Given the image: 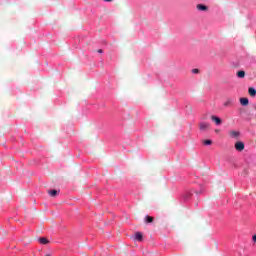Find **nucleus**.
Here are the masks:
<instances>
[{"label": "nucleus", "instance_id": "f257e3e1", "mask_svg": "<svg viewBox=\"0 0 256 256\" xmlns=\"http://www.w3.org/2000/svg\"><path fill=\"white\" fill-rule=\"evenodd\" d=\"M211 127V124L207 122H202L199 124L200 131H207Z\"/></svg>", "mask_w": 256, "mask_h": 256}, {"label": "nucleus", "instance_id": "f03ea898", "mask_svg": "<svg viewBox=\"0 0 256 256\" xmlns=\"http://www.w3.org/2000/svg\"><path fill=\"white\" fill-rule=\"evenodd\" d=\"M235 149L236 151H243L245 149V143L239 141L235 143Z\"/></svg>", "mask_w": 256, "mask_h": 256}, {"label": "nucleus", "instance_id": "7ed1b4c3", "mask_svg": "<svg viewBox=\"0 0 256 256\" xmlns=\"http://www.w3.org/2000/svg\"><path fill=\"white\" fill-rule=\"evenodd\" d=\"M229 135L232 139H239V136L241 135V132L232 130L229 132Z\"/></svg>", "mask_w": 256, "mask_h": 256}, {"label": "nucleus", "instance_id": "20e7f679", "mask_svg": "<svg viewBox=\"0 0 256 256\" xmlns=\"http://www.w3.org/2000/svg\"><path fill=\"white\" fill-rule=\"evenodd\" d=\"M196 9L198 11H209V7L205 4H197Z\"/></svg>", "mask_w": 256, "mask_h": 256}, {"label": "nucleus", "instance_id": "39448f33", "mask_svg": "<svg viewBox=\"0 0 256 256\" xmlns=\"http://www.w3.org/2000/svg\"><path fill=\"white\" fill-rule=\"evenodd\" d=\"M211 120L214 121V123L216 125H221L223 123V120H221V118L215 116V115H212L211 116Z\"/></svg>", "mask_w": 256, "mask_h": 256}, {"label": "nucleus", "instance_id": "423d86ee", "mask_svg": "<svg viewBox=\"0 0 256 256\" xmlns=\"http://www.w3.org/2000/svg\"><path fill=\"white\" fill-rule=\"evenodd\" d=\"M240 104L243 105V107H247V105H249V99L248 98H240Z\"/></svg>", "mask_w": 256, "mask_h": 256}, {"label": "nucleus", "instance_id": "0eeeda50", "mask_svg": "<svg viewBox=\"0 0 256 256\" xmlns=\"http://www.w3.org/2000/svg\"><path fill=\"white\" fill-rule=\"evenodd\" d=\"M38 241L41 243V245H49V240L45 237L39 238Z\"/></svg>", "mask_w": 256, "mask_h": 256}, {"label": "nucleus", "instance_id": "6e6552de", "mask_svg": "<svg viewBox=\"0 0 256 256\" xmlns=\"http://www.w3.org/2000/svg\"><path fill=\"white\" fill-rule=\"evenodd\" d=\"M135 239L136 241H143V234L141 232H136Z\"/></svg>", "mask_w": 256, "mask_h": 256}, {"label": "nucleus", "instance_id": "1a4fd4ad", "mask_svg": "<svg viewBox=\"0 0 256 256\" xmlns=\"http://www.w3.org/2000/svg\"><path fill=\"white\" fill-rule=\"evenodd\" d=\"M248 93H249L250 97H255V96H256V90H255V88L250 87V88L248 89Z\"/></svg>", "mask_w": 256, "mask_h": 256}, {"label": "nucleus", "instance_id": "9d476101", "mask_svg": "<svg viewBox=\"0 0 256 256\" xmlns=\"http://www.w3.org/2000/svg\"><path fill=\"white\" fill-rule=\"evenodd\" d=\"M233 104V100L231 98H228L225 102H224V107H231V105Z\"/></svg>", "mask_w": 256, "mask_h": 256}, {"label": "nucleus", "instance_id": "9b49d317", "mask_svg": "<svg viewBox=\"0 0 256 256\" xmlns=\"http://www.w3.org/2000/svg\"><path fill=\"white\" fill-rule=\"evenodd\" d=\"M237 77H239V79H244L245 78V71L241 70L237 72Z\"/></svg>", "mask_w": 256, "mask_h": 256}, {"label": "nucleus", "instance_id": "f8f14e48", "mask_svg": "<svg viewBox=\"0 0 256 256\" xmlns=\"http://www.w3.org/2000/svg\"><path fill=\"white\" fill-rule=\"evenodd\" d=\"M145 221H146V223H153V221H155V218H153L152 216L147 215L145 217Z\"/></svg>", "mask_w": 256, "mask_h": 256}, {"label": "nucleus", "instance_id": "ddd939ff", "mask_svg": "<svg viewBox=\"0 0 256 256\" xmlns=\"http://www.w3.org/2000/svg\"><path fill=\"white\" fill-rule=\"evenodd\" d=\"M49 195H51V197H55L57 195V190H49L48 191Z\"/></svg>", "mask_w": 256, "mask_h": 256}, {"label": "nucleus", "instance_id": "4468645a", "mask_svg": "<svg viewBox=\"0 0 256 256\" xmlns=\"http://www.w3.org/2000/svg\"><path fill=\"white\" fill-rule=\"evenodd\" d=\"M203 145H213V141L211 140H204Z\"/></svg>", "mask_w": 256, "mask_h": 256}, {"label": "nucleus", "instance_id": "2eb2a0df", "mask_svg": "<svg viewBox=\"0 0 256 256\" xmlns=\"http://www.w3.org/2000/svg\"><path fill=\"white\" fill-rule=\"evenodd\" d=\"M192 73H194V74H197V73H199V69H197V68H195V69H192Z\"/></svg>", "mask_w": 256, "mask_h": 256}, {"label": "nucleus", "instance_id": "dca6fc26", "mask_svg": "<svg viewBox=\"0 0 256 256\" xmlns=\"http://www.w3.org/2000/svg\"><path fill=\"white\" fill-rule=\"evenodd\" d=\"M253 242L256 243V234L253 236Z\"/></svg>", "mask_w": 256, "mask_h": 256}, {"label": "nucleus", "instance_id": "f3484780", "mask_svg": "<svg viewBox=\"0 0 256 256\" xmlns=\"http://www.w3.org/2000/svg\"><path fill=\"white\" fill-rule=\"evenodd\" d=\"M98 53H103V50H102V49H99V50H98Z\"/></svg>", "mask_w": 256, "mask_h": 256}, {"label": "nucleus", "instance_id": "a211bd4d", "mask_svg": "<svg viewBox=\"0 0 256 256\" xmlns=\"http://www.w3.org/2000/svg\"><path fill=\"white\" fill-rule=\"evenodd\" d=\"M104 1H106V2H111V1H113V0H104Z\"/></svg>", "mask_w": 256, "mask_h": 256}]
</instances>
